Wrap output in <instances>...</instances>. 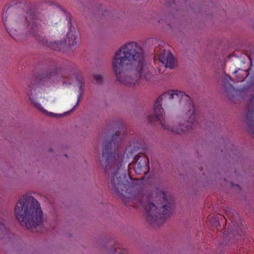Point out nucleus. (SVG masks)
Masks as SVG:
<instances>
[{
  "label": "nucleus",
  "instance_id": "obj_5",
  "mask_svg": "<svg viewBox=\"0 0 254 254\" xmlns=\"http://www.w3.org/2000/svg\"><path fill=\"white\" fill-rule=\"evenodd\" d=\"M158 54V57L161 62L166 67L173 68L176 64V62L172 54L169 51H164L162 53Z\"/></svg>",
  "mask_w": 254,
  "mask_h": 254
},
{
  "label": "nucleus",
  "instance_id": "obj_11",
  "mask_svg": "<svg viewBox=\"0 0 254 254\" xmlns=\"http://www.w3.org/2000/svg\"><path fill=\"white\" fill-rule=\"evenodd\" d=\"M66 42H68V44L71 46V45H73L74 44V42L73 41H72L71 42H70V40H68V41H66Z\"/></svg>",
  "mask_w": 254,
  "mask_h": 254
},
{
  "label": "nucleus",
  "instance_id": "obj_7",
  "mask_svg": "<svg viewBox=\"0 0 254 254\" xmlns=\"http://www.w3.org/2000/svg\"><path fill=\"white\" fill-rule=\"evenodd\" d=\"M145 209L149 215H154L157 217L156 213H158L157 210H158V207L153 202H148L146 204Z\"/></svg>",
  "mask_w": 254,
  "mask_h": 254
},
{
  "label": "nucleus",
  "instance_id": "obj_4",
  "mask_svg": "<svg viewBox=\"0 0 254 254\" xmlns=\"http://www.w3.org/2000/svg\"><path fill=\"white\" fill-rule=\"evenodd\" d=\"M160 207L159 211L157 214V217L165 219L172 212V205L169 201L166 194L164 192H159L155 197L154 200Z\"/></svg>",
  "mask_w": 254,
  "mask_h": 254
},
{
  "label": "nucleus",
  "instance_id": "obj_3",
  "mask_svg": "<svg viewBox=\"0 0 254 254\" xmlns=\"http://www.w3.org/2000/svg\"><path fill=\"white\" fill-rule=\"evenodd\" d=\"M168 95L170 99L176 98L179 101H181L182 100H189L188 104L190 108L187 114V116H189V120L186 122L185 126V124L180 125L179 128L176 130H172V131L180 134L184 131L188 130L189 127L191 128L192 127L193 121L195 119L194 106L190 100V97L184 92L177 90L173 91L171 93L168 94Z\"/></svg>",
  "mask_w": 254,
  "mask_h": 254
},
{
  "label": "nucleus",
  "instance_id": "obj_9",
  "mask_svg": "<svg viewBox=\"0 0 254 254\" xmlns=\"http://www.w3.org/2000/svg\"><path fill=\"white\" fill-rule=\"evenodd\" d=\"M244 74H243V77H238L237 80L239 81H242L248 75V73L247 71H243Z\"/></svg>",
  "mask_w": 254,
  "mask_h": 254
},
{
  "label": "nucleus",
  "instance_id": "obj_13",
  "mask_svg": "<svg viewBox=\"0 0 254 254\" xmlns=\"http://www.w3.org/2000/svg\"><path fill=\"white\" fill-rule=\"evenodd\" d=\"M103 156L104 157H106V152L105 151H104L103 152Z\"/></svg>",
  "mask_w": 254,
  "mask_h": 254
},
{
  "label": "nucleus",
  "instance_id": "obj_2",
  "mask_svg": "<svg viewBox=\"0 0 254 254\" xmlns=\"http://www.w3.org/2000/svg\"><path fill=\"white\" fill-rule=\"evenodd\" d=\"M15 212L18 221L27 228L36 227L42 222L43 212L40 204L32 196L21 197L16 203Z\"/></svg>",
  "mask_w": 254,
  "mask_h": 254
},
{
  "label": "nucleus",
  "instance_id": "obj_6",
  "mask_svg": "<svg viewBox=\"0 0 254 254\" xmlns=\"http://www.w3.org/2000/svg\"><path fill=\"white\" fill-rule=\"evenodd\" d=\"M165 96V95H162L158 97L156 102L154 105V111L155 117L157 120L160 121V123L162 126H163L162 121L163 120V113L164 110L162 108L161 102L162 100L163 97Z\"/></svg>",
  "mask_w": 254,
  "mask_h": 254
},
{
  "label": "nucleus",
  "instance_id": "obj_14",
  "mask_svg": "<svg viewBox=\"0 0 254 254\" xmlns=\"http://www.w3.org/2000/svg\"><path fill=\"white\" fill-rule=\"evenodd\" d=\"M163 127H164V129H167V128L165 126H163Z\"/></svg>",
  "mask_w": 254,
  "mask_h": 254
},
{
  "label": "nucleus",
  "instance_id": "obj_12",
  "mask_svg": "<svg viewBox=\"0 0 254 254\" xmlns=\"http://www.w3.org/2000/svg\"><path fill=\"white\" fill-rule=\"evenodd\" d=\"M50 116H54V117H58L59 116V115H57V114H54V113H50L49 114Z\"/></svg>",
  "mask_w": 254,
  "mask_h": 254
},
{
  "label": "nucleus",
  "instance_id": "obj_10",
  "mask_svg": "<svg viewBox=\"0 0 254 254\" xmlns=\"http://www.w3.org/2000/svg\"><path fill=\"white\" fill-rule=\"evenodd\" d=\"M66 36L67 39H69L70 37L71 36V38L73 41H74L75 39V36L69 33H67Z\"/></svg>",
  "mask_w": 254,
  "mask_h": 254
},
{
  "label": "nucleus",
  "instance_id": "obj_1",
  "mask_svg": "<svg viewBox=\"0 0 254 254\" xmlns=\"http://www.w3.org/2000/svg\"><path fill=\"white\" fill-rule=\"evenodd\" d=\"M113 67L118 80L129 86L137 84L143 76L147 80L151 76L144 63L142 49L135 42L126 44L117 51Z\"/></svg>",
  "mask_w": 254,
  "mask_h": 254
},
{
  "label": "nucleus",
  "instance_id": "obj_8",
  "mask_svg": "<svg viewBox=\"0 0 254 254\" xmlns=\"http://www.w3.org/2000/svg\"><path fill=\"white\" fill-rule=\"evenodd\" d=\"M94 78L96 80L97 83H101L103 81L102 77L100 75H95Z\"/></svg>",
  "mask_w": 254,
  "mask_h": 254
}]
</instances>
